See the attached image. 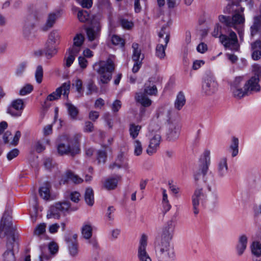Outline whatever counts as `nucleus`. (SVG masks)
<instances>
[{"instance_id":"f257e3e1","label":"nucleus","mask_w":261,"mask_h":261,"mask_svg":"<svg viewBox=\"0 0 261 261\" xmlns=\"http://www.w3.org/2000/svg\"><path fill=\"white\" fill-rule=\"evenodd\" d=\"M174 228L175 225L172 220L168 221L162 227L160 240L155 245L156 253L162 259L174 257L173 247L170 242L173 238Z\"/></svg>"},{"instance_id":"f03ea898","label":"nucleus","mask_w":261,"mask_h":261,"mask_svg":"<svg viewBox=\"0 0 261 261\" xmlns=\"http://www.w3.org/2000/svg\"><path fill=\"white\" fill-rule=\"evenodd\" d=\"M82 137L81 133L75 134L72 136L67 134L61 137V140L65 143H60L57 146V150L59 154L70 155L74 156L81 151L80 142Z\"/></svg>"},{"instance_id":"7ed1b4c3","label":"nucleus","mask_w":261,"mask_h":261,"mask_svg":"<svg viewBox=\"0 0 261 261\" xmlns=\"http://www.w3.org/2000/svg\"><path fill=\"white\" fill-rule=\"evenodd\" d=\"M244 8L241 7L240 10H235L232 16L220 15L218 19L224 27L228 28H233L237 31L241 40L244 35L243 27L245 23L244 15Z\"/></svg>"},{"instance_id":"20e7f679","label":"nucleus","mask_w":261,"mask_h":261,"mask_svg":"<svg viewBox=\"0 0 261 261\" xmlns=\"http://www.w3.org/2000/svg\"><path fill=\"white\" fill-rule=\"evenodd\" d=\"M114 58L110 56L106 61H100L93 65L94 69L100 75V81L102 84L108 83L112 79L115 69Z\"/></svg>"},{"instance_id":"39448f33","label":"nucleus","mask_w":261,"mask_h":261,"mask_svg":"<svg viewBox=\"0 0 261 261\" xmlns=\"http://www.w3.org/2000/svg\"><path fill=\"white\" fill-rule=\"evenodd\" d=\"M101 18L100 15L94 16L91 20V24L86 30L88 40L93 42L92 44L90 45L92 48H95L98 44L101 31Z\"/></svg>"},{"instance_id":"423d86ee","label":"nucleus","mask_w":261,"mask_h":261,"mask_svg":"<svg viewBox=\"0 0 261 261\" xmlns=\"http://www.w3.org/2000/svg\"><path fill=\"white\" fill-rule=\"evenodd\" d=\"M77 209V207H71L68 201L58 202L49 207L47 217V218L59 219L61 214L75 211Z\"/></svg>"},{"instance_id":"0eeeda50","label":"nucleus","mask_w":261,"mask_h":261,"mask_svg":"<svg viewBox=\"0 0 261 261\" xmlns=\"http://www.w3.org/2000/svg\"><path fill=\"white\" fill-rule=\"evenodd\" d=\"M7 236V239L13 240L15 237V229L12 226L11 217L9 213L5 212L1 219L0 223V237Z\"/></svg>"},{"instance_id":"6e6552de","label":"nucleus","mask_w":261,"mask_h":261,"mask_svg":"<svg viewBox=\"0 0 261 261\" xmlns=\"http://www.w3.org/2000/svg\"><path fill=\"white\" fill-rule=\"evenodd\" d=\"M225 34L220 36V41L226 49L237 51L240 47L237 36L235 32L228 28Z\"/></svg>"},{"instance_id":"1a4fd4ad","label":"nucleus","mask_w":261,"mask_h":261,"mask_svg":"<svg viewBox=\"0 0 261 261\" xmlns=\"http://www.w3.org/2000/svg\"><path fill=\"white\" fill-rule=\"evenodd\" d=\"M252 72L253 75L244 85L248 93L259 92L260 86L259 82L261 80V66L258 64L253 65Z\"/></svg>"},{"instance_id":"9d476101","label":"nucleus","mask_w":261,"mask_h":261,"mask_svg":"<svg viewBox=\"0 0 261 261\" xmlns=\"http://www.w3.org/2000/svg\"><path fill=\"white\" fill-rule=\"evenodd\" d=\"M218 89V84L214 75L207 72L203 77L202 83V92L207 95L215 93Z\"/></svg>"},{"instance_id":"9b49d317","label":"nucleus","mask_w":261,"mask_h":261,"mask_svg":"<svg viewBox=\"0 0 261 261\" xmlns=\"http://www.w3.org/2000/svg\"><path fill=\"white\" fill-rule=\"evenodd\" d=\"M208 176L210 177V179L207 181V189L209 192H211L210 197V206L211 209L214 210L219 206V197L217 189L216 181L213 175L210 174Z\"/></svg>"},{"instance_id":"f8f14e48","label":"nucleus","mask_w":261,"mask_h":261,"mask_svg":"<svg viewBox=\"0 0 261 261\" xmlns=\"http://www.w3.org/2000/svg\"><path fill=\"white\" fill-rule=\"evenodd\" d=\"M149 144L146 149L147 153L152 155L155 153L160 147L161 141V135L160 132L149 134L148 135Z\"/></svg>"},{"instance_id":"ddd939ff","label":"nucleus","mask_w":261,"mask_h":261,"mask_svg":"<svg viewBox=\"0 0 261 261\" xmlns=\"http://www.w3.org/2000/svg\"><path fill=\"white\" fill-rule=\"evenodd\" d=\"M241 80V77H236L230 86V91L232 95L237 99H240L249 93L245 86H244V89L241 88L240 86Z\"/></svg>"},{"instance_id":"4468645a","label":"nucleus","mask_w":261,"mask_h":261,"mask_svg":"<svg viewBox=\"0 0 261 261\" xmlns=\"http://www.w3.org/2000/svg\"><path fill=\"white\" fill-rule=\"evenodd\" d=\"M70 87V84L69 83H64L60 87L58 88L55 92L48 95L46 100L53 101L59 99L61 97L63 91V95L67 97L69 93Z\"/></svg>"},{"instance_id":"2eb2a0df","label":"nucleus","mask_w":261,"mask_h":261,"mask_svg":"<svg viewBox=\"0 0 261 261\" xmlns=\"http://www.w3.org/2000/svg\"><path fill=\"white\" fill-rule=\"evenodd\" d=\"M24 108V103L22 99H17L11 103V106L8 108L7 113L14 117H19L21 115L22 110Z\"/></svg>"},{"instance_id":"dca6fc26","label":"nucleus","mask_w":261,"mask_h":261,"mask_svg":"<svg viewBox=\"0 0 261 261\" xmlns=\"http://www.w3.org/2000/svg\"><path fill=\"white\" fill-rule=\"evenodd\" d=\"M205 195L203 192L202 188H197L192 196V203L193 213L195 215H197L199 213V205L200 200L202 197H204Z\"/></svg>"},{"instance_id":"f3484780","label":"nucleus","mask_w":261,"mask_h":261,"mask_svg":"<svg viewBox=\"0 0 261 261\" xmlns=\"http://www.w3.org/2000/svg\"><path fill=\"white\" fill-rule=\"evenodd\" d=\"M77 236L76 234H69L65 239L68 244L70 254L72 256L77 255L78 253V245L77 242Z\"/></svg>"},{"instance_id":"a211bd4d","label":"nucleus","mask_w":261,"mask_h":261,"mask_svg":"<svg viewBox=\"0 0 261 261\" xmlns=\"http://www.w3.org/2000/svg\"><path fill=\"white\" fill-rule=\"evenodd\" d=\"M7 250L3 255V261H15V257L13 252L14 243L15 242V239L13 240L10 239H7Z\"/></svg>"},{"instance_id":"6ab92c4d","label":"nucleus","mask_w":261,"mask_h":261,"mask_svg":"<svg viewBox=\"0 0 261 261\" xmlns=\"http://www.w3.org/2000/svg\"><path fill=\"white\" fill-rule=\"evenodd\" d=\"M147 245V237L143 234L139 241V245L138 249V257L139 259L150 257L146 251Z\"/></svg>"},{"instance_id":"aec40b11","label":"nucleus","mask_w":261,"mask_h":261,"mask_svg":"<svg viewBox=\"0 0 261 261\" xmlns=\"http://www.w3.org/2000/svg\"><path fill=\"white\" fill-rule=\"evenodd\" d=\"M180 127L176 123H169L168 131L167 133V139L169 141L177 139L179 135Z\"/></svg>"},{"instance_id":"412c9836","label":"nucleus","mask_w":261,"mask_h":261,"mask_svg":"<svg viewBox=\"0 0 261 261\" xmlns=\"http://www.w3.org/2000/svg\"><path fill=\"white\" fill-rule=\"evenodd\" d=\"M210 151L209 150H205L203 152V155L200 159L201 163L200 170L204 176L205 175L207 172L208 166L210 164Z\"/></svg>"},{"instance_id":"4be33fe9","label":"nucleus","mask_w":261,"mask_h":261,"mask_svg":"<svg viewBox=\"0 0 261 261\" xmlns=\"http://www.w3.org/2000/svg\"><path fill=\"white\" fill-rule=\"evenodd\" d=\"M259 15L253 17L252 25L250 27V34L251 37L258 34L261 30V4L259 8Z\"/></svg>"},{"instance_id":"5701e85b","label":"nucleus","mask_w":261,"mask_h":261,"mask_svg":"<svg viewBox=\"0 0 261 261\" xmlns=\"http://www.w3.org/2000/svg\"><path fill=\"white\" fill-rule=\"evenodd\" d=\"M248 237L245 234L241 235L236 245V250L239 256L242 255L247 248Z\"/></svg>"},{"instance_id":"b1692460","label":"nucleus","mask_w":261,"mask_h":261,"mask_svg":"<svg viewBox=\"0 0 261 261\" xmlns=\"http://www.w3.org/2000/svg\"><path fill=\"white\" fill-rule=\"evenodd\" d=\"M121 178V176L119 175L107 178L103 184L104 188L108 190L115 189L117 187L118 181L120 180Z\"/></svg>"},{"instance_id":"393cba45","label":"nucleus","mask_w":261,"mask_h":261,"mask_svg":"<svg viewBox=\"0 0 261 261\" xmlns=\"http://www.w3.org/2000/svg\"><path fill=\"white\" fill-rule=\"evenodd\" d=\"M84 37L81 34H77L73 38V44L70 48L75 53H79L84 41Z\"/></svg>"},{"instance_id":"a878e982","label":"nucleus","mask_w":261,"mask_h":261,"mask_svg":"<svg viewBox=\"0 0 261 261\" xmlns=\"http://www.w3.org/2000/svg\"><path fill=\"white\" fill-rule=\"evenodd\" d=\"M169 42L168 37L165 40V44H159L156 45L155 51V56L160 60H164L166 57L165 50Z\"/></svg>"},{"instance_id":"bb28decb","label":"nucleus","mask_w":261,"mask_h":261,"mask_svg":"<svg viewBox=\"0 0 261 261\" xmlns=\"http://www.w3.org/2000/svg\"><path fill=\"white\" fill-rule=\"evenodd\" d=\"M136 101L144 107H148L151 104V100L147 95L142 92L137 93L135 96Z\"/></svg>"},{"instance_id":"cd10ccee","label":"nucleus","mask_w":261,"mask_h":261,"mask_svg":"<svg viewBox=\"0 0 261 261\" xmlns=\"http://www.w3.org/2000/svg\"><path fill=\"white\" fill-rule=\"evenodd\" d=\"M218 175L220 177H224L227 173L228 166L227 159L225 158L221 159L218 165Z\"/></svg>"},{"instance_id":"c85d7f7f","label":"nucleus","mask_w":261,"mask_h":261,"mask_svg":"<svg viewBox=\"0 0 261 261\" xmlns=\"http://www.w3.org/2000/svg\"><path fill=\"white\" fill-rule=\"evenodd\" d=\"M186 99L184 93L180 91L177 95L174 101V109L176 110L180 111L185 105Z\"/></svg>"},{"instance_id":"c756f323","label":"nucleus","mask_w":261,"mask_h":261,"mask_svg":"<svg viewBox=\"0 0 261 261\" xmlns=\"http://www.w3.org/2000/svg\"><path fill=\"white\" fill-rule=\"evenodd\" d=\"M252 58L254 60H258L261 57V41H256L251 44Z\"/></svg>"},{"instance_id":"7c9ffc66","label":"nucleus","mask_w":261,"mask_h":261,"mask_svg":"<svg viewBox=\"0 0 261 261\" xmlns=\"http://www.w3.org/2000/svg\"><path fill=\"white\" fill-rule=\"evenodd\" d=\"M50 185L48 182H45L39 189L40 196L45 200H48L50 197Z\"/></svg>"},{"instance_id":"2f4dec72","label":"nucleus","mask_w":261,"mask_h":261,"mask_svg":"<svg viewBox=\"0 0 261 261\" xmlns=\"http://www.w3.org/2000/svg\"><path fill=\"white\" fill-rule=\"evenodd\" d=\"M239 139L235 137H233L228 149L232 157L236 156L239 153Z\"/></svg>"},{"instance_id":"473e14b6","label":"nucleus","mask_w":261,"mask_h":261,"mask_svg":"<svg viewBox=\"0 0 261 261\" xmlns=\"http://www.w3.org/2000/svg\"><path fill=\"white\" fill-rule=\"evenodd\" d=\"M59 12H57L51 13L48 15L46 22L43 28L44 31H47L54 25L56 20L59 17Z\"/></svg>"},{"instance_id":"72a5a7b5","label":"nucleus","mask_w":261,"mask_h":261,"mask_svg":"<svg viewBox=\"0 0 261 261\" xmlns=\"http://www.w3.org/2000/svg\"><path fill=\"white\" fill-rule=\"evenodd\" d=\"M60 36L57 31H54L50 33L48 38L45 44L50 45H57L59 43Z\"/></svg>"},{"instance_id":"f704fd0d","label":"nucleus","mask_w":261,"mask_h":261,"mask_svg":"<svg viewBox=\"0 0 261 261\" xmlns=\"http://www.w3.org/2000/svg\"><path fill=\"white\" fill-rule=\"evenodd\" d=\"M44 55L48 59L53 58L57 53V48L55 45L45 44L43 49Z\"/></svg>"},{"instance_id":"c9c22d12","label":"nucleus","mask_w":261,"mask_h":261,"mask_svg":"<svg viewBox=\"0 0 261 261\" xmlns=\"http://www.w3.org/2000/svg\"><path fill=\"white\" fill-rule=\"evenodd\" d=\"M41 253L40 254H42L43 253L45 255H49V258L51 257V255L49 253L54 254L56 253L58 250V246L55 243H50L48 246V247H43L40 248Z\"/></svg>"},{"instance_id":"e433bc0d","label":"nucleus","mask_w":261,"mask_h":261,"mask_svg":"<svg viewBox=\"0 0 261 261\" xmlns=\"http://www.w3.org/2000/svg\"><path fill=\"white\" fill-rule=\"evenodd\" d=\"M85 200L87 204L89 206H92L94 204V192L93 189L89 187L86 189L85 193Z\"/></svg>"},{"instance_id":"4c0bfd02","label":"nucleus","mask_w":261,"mask_h":261,"mask_svg":"<svg viewBox=\"0 0 261 261\" xmlns=\"http://www.w3.org/2000/svg\"><path fill=\"white\" fill-rule=\"evenodd\" d=\"M68 113L70 118L72 120H76L77 116L79 114V110L76 107L70 103L66 104Z\"/></svg>"},{"instance_id":"58836bf2","label":"nucleus","mask_w":261,"mask_h":261,"mask_svg":"<svg viewBox=\"0 0 261 261\" xmlns=\"http://www.w3.org/2000/svg\"><path fill=\"white\" fill-rule=\"evenodd\" d=\"M142 128V126L139 125H136L134 123H131L129 126V133L130 136L133 139H136Z\"/></svg>"},{"instance_id":"ea45409f","label":"nucleus","mask_w":261,"mask_h":261,"mask_svg":"<svg viewBox=\"0 0 261 261\" xmlns=\"http://www.w3.org/2000/svg\"><path fill=\"white\" fill-rule=\"evenodd\" d=\"M143 93L146 95H156L158 90L156 86L154 85H150V83H146L144 85V89Z\"/></svg>"},{"instance_id":"a19ab883","label":"nucleus","mask_w":261,"mask_h":261,"mask_svg":"<svg viewBox=\"0 0 261 261\" xmlns=\"http://www.w3.org/2000/svg\"><path fill=\"white\" fill-rule=\"evenodd\" d=\"M82 234L83 237L89 240L92 236V228L91 225L89 224H85L82 228Z\"/></svg>"},{"instance_id":"79ce46f5","label":"nucleus","mask_w":261,"mask_h":261,"mask_svg":"<svg viewBox=\"0 0 261 261\" xmlns=\"http://www.w3.org/2000/svg\"><path fill=\"white\" fill-rule=\"evenodd\" d=\"M111 41L112 43L116 46L122 47L124 46V40L117 35H113L111 37Z\"/></svg>"},{"instance_id":"37998d69","label":"nucleus","mask_w":261,"mask_h":261,"mask_svg":"<svg viewBox=\"0 0 261 261\" xmlns=\"http://www.w3.org/2000/svg\"><path fill=\"white\" fill-rule=\"evenodd\" d=\"M67 51L69 55L67 57L65 58V60L66 61V66L69 67L73 63L75 60V57L78 54V53H75L71 48H68Z\"/></svg>"},{"instance_id":"c03bdc74","label":"nucleus","mask_w":261,"mask_h":261,"mask_svg":"<svg viewBox=\"0 0 261 261\" xmlns=\"http://www.w3.org/2000/svg\"><path fill=\"white\" fill-rule=\"evenodd\" d=\"M66 175L68 179L71 180L75 184H81L84 181L82 178L80 177L78 175L74 174L70 171L67 172Z\"/></svg>"},{"instance_id":"a18cd8bd","label":"nucleus","mask_w":261,"mask_h":261,"mask_svg":"<svg viewBox=\"0 0 261 261\" xmlns=\"http://www.w3.org/2000/svg\"><path fill=\"white\" fill-rule=\"evenodd\" d=\"M86 88L87 91L86 92V95H90L93 93H96L97 92V88L94 82L92 80H89L86 85Z\"/></svg>"},{"instance_id":"49530a36","label":"nucleus","mask_w":261,"mask_h":261,"mask_svg":"<svg viewBox=\"0 0 261 261\" xmlns=\"http://www.w3.org/2000/svg\"><path fill=\"white\" fill-rule=\"evenodd\" d=\"M132 48L133 49V54L132 56V59L134 61H140L141 56V50L139 49V44L136 43H134L132 45Z\"/></svg>"},{"instance_id":"de8ad7c7","label":"nucleus","mask_w":261,"mask_h":261,"mask_svg":"<svg viewBox=\"0 0 261 261\" xmlns=\"http://www.w3.org/2000/svg\"><path fill=\"white\" fill-rule=\"evenodd\" d=\"M28 63L25 61L20 63L16 67L15 75L18 77L22 76L27 67Z\"/></svg>"},{"instance_id":"09e8293b","label":"nucleus","mask_w":261,"mask_h":261,"mask_svg":"<svg viewBox=\"0 0 261 261\" xmlns=\"http://www.w3.org/2000/svg\"><path fill=\"white\" fill-rule=\"evenodd\" d=\"M43 75V70L42 66L41 65L37 66L35 73V79L37 83L40 84L42 82Z\"/></svg>"},{"instance_id":"8fccbe9b","label":"nucleus","mask_w":261,"mask_h":261,"mask_svg":"<svg viewBox=\"0 0 261 261\" xmlns=\"http://www.w3.org/2000/svg\"><path fill=\"white\" fill-rule=\"evenodd\" d=\"M77 17L79 20L83 22H85L91 18L90 14L86 10L79 11L77 14Z\"/></svg>"},{"instance_id":"3c124183","label":"nucleus","mask_w":261,"mask_h":261,"mask_svg":"<svg viewBox=\"0 0 261 261\" xmlns=\"http://www.w3.org/2000/svg\"><path fill=\"white\" fill-rule=\"evenodd\" d=\"M251 251L256 256H261V244L258 242H253L251 246Z\"/></svg>"},{"instance_id":"603ef678","label":"nucleus","mask_w":261,"mask_h":261,"mask_svg":"<svg viewBox=\"0 0 261 261\" xmlns=\"http://www.w3.org/2000/svg\"><path fill=\"white\" fill-rule=\"evenodd\" d=\"M134 146L135 155L137 156L141 155L143 150L141 142L138 140H136L134 142Z\"/></svg>"},{"instance_id":"864d4df0","label":"nucleus","mask_w":261,"mask_h":261,"mask_svg":"<svg viewBox=\"0 0 261 261\" xmlns=\"http://www.w3.org/2000/svg\"><path fill=\"white\" fill-rule=\"evenodd\" d=\"M97 159L99 163L105 164L107 160V152L105 150H99L97 153Z\"/></svg>"},{"instance_id":"5fc2aeb1","label":"nucleus","mask_w":261,"mask_h":261,"mask_svg":"<svg viewBox=\"0 0 261 261\" xmlns=\"http://www.w3.org/2000/svg\"><path fill=\"white\" fill-rule=\"evenodd\" d=\"M33 90V87L31 84H27L23 87L19 91L20 95H25L30 93Z\"/></svg>"},{"instance_id":"6e6d98bb","label":"nucleus","mask_w":261,"mask_h":261,"mask_svg":"<svg viewBox=\"0 0 261 261\" xmlns=\"http://www.w3.org/2000/svg\"><path fill=\"white\" fill-rule=\"evenodd\" d=\"M221 34H223L222 27L219 23H216L213 31L212 32V35L215 38H220Z\"/></svg>"},{"instance_id":"4d7b16f0","label":"nucleus","mask_w":261,"mask_h":261,"mask_svg":"<svg viewBox=\"0 0 261 261\" xmlns=\"http://www.w3.org/2000/svg\"><path fill=\"white\" fill-rule=\"evenodd\" d=\"M73 86L76 88V91L80 94L83 95V82L80 79H76L73 83Z\"/></svg>"},{"instance_id":"13d9d810","label":"nucleus","mask_w":261,"mask_h":261,"mask_svg":"<svg viewBox=\"0 0 261 261\" xmlns=\"http://www.w3.org/2000/svg\"><path fill=\"white\" fill-rule=\"evenodd\" d=\"M165 35V38H164V41L165 42V40L166 39V38L168 37L169 40L170 39V34L167 31V27L166 26H163L161 31L159 33V37L160 38L159 41L161 42V39L162 38H164V36Z\"/></svg>"},{"instance_id":"bf43d9fd","label":"nucleus","mask_w":261,"mask_h":261,"mask_svg":"<svg viewBox=\"0 0 261 261\" xmlns=\"http://www.w3.org/2000/svg\"><path fill=\"white\" fill-rule=\"evenodd\" d=\"M120 22L122 27L127 30L130 29L134 25L133 22L124 18H121L120 19Z\"/></svg>"},{"instance_id":"052dcab7","label":"nucleus","mask_w":261,"mask_h":261,"mask_svg":"<svg viewBox=\"0 0 261 261\" xmlns=\"http://www.w3.org/2000/svg\"><path fill=\"white\" fill-rule=\"evenodd\" d=\"M45 227L46 225L45 223L38 225L34 230V234L39 236L43 234L45 231Z\"/></svg>"},{"instance_id":"680f3d73","label":"nucleus","mask_w":261,"mask_h":261,"mask_svg":"<svg viewBox=\"0 0 261 261\" xmlns=\"http://www.w3.org/2000/svg\"><path fill=\"white\" fill-rule=\"evenodd\" d=\"M159 125L155 122H151L148 127L149 134L154 133L155 132H159Z\"/></svg>"},{"instance_id":"e2e57ef3","label":"nucleus","mask_w":261,"mask_h":261,"mask_svg":"<svg viewBox=\"0 0 261 261\" xmlns=\"http://www.w3.org/2000/svg\"><path fill=\"white\" fill-rule=\"evenodd\" d=\"M19 151L17 148H14L9 151L7 155V159L11 161L14 158H16L19 154Z\"/></svg>"},{"instance_id":"0e129e2a","label":"nucleus","mask_w":261,"mask_h":261,"mask_svg":"<svg viewBox=\"0 0 261 261\" xmlns=\"http://www.w3.org/2000/svg\"><path fill=\"white\" fill-rule=\"evenodd\" d=\"M94 130L93 124L90 121H86L85 126L83 128V131L85 133H91Z\"/></svg>"},{"instance_id":"69168bd1","label":"nucleus","mask_w":261,"mask_h":261,"mask_svg":"<svg viewBox=\"0 0 261 261\" xmlns=\"http://www.w3.org/2000/svg\"><path fill=\"white\" fill-rule=\"evenodd\" d=\"M121 107V102L120 100L116 99L112 103L111 106L112 111L114 113L118 112Z\"/></svg>"},{"instance_id":"338daca9","label":"nucleus","mask_w":261,"mask_h":261,"mask_svg":"<svg viewBox=\"0 0 261 261\" xmlns=\"http://www.w3.org/2000/svg\"><path fill=\"white\" fill-rule=\"evenodd\" d=\"M80 193L76 191L72 192L70 194V199L73 202L77 203L80 200Z\"/></svg>"},{"instance_id":"774afa93","label":"nucleus","mask_w":261,"mask_h":261,"mask_svg":"<svg viewBox=\"0 0 261 261\" xmlns=\"http://www.w3.org/2000/svg\"><path fill=\"white\" fill-rule=\"evenodd\" d=\"M79 64L82 69H85L88 65V61L84 57L80 56L78 58Z\"/></svg>"}]
</instances>
